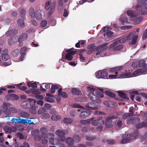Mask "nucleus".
Wrapping results in <instances>:
<instances>
[{
  "label": "nucleus",
  "mask_w": 147,
  "mask_h": 147,
  "mask_svg": "<svg viewBox=\"0 0 147 147\" xmlns=\"http://www.w3.org/2000/svg\"><path fill=\"white\" fill-rule=\"evenodd\" d=\"M56 6L55 2H53L50 4L49 1L46 3L45 5V9L49 16H51L54 13Z\"/></svg>",
  "instance_id": "nucleus-1"
},
{
  "label": "nucleus",
  "mask_w": 147,
  "mask_h": 147,
  "mask_svg": "<svg viewBox=\"0 0 147 147\" xmlns=\"http://www.w3.org/2000/svg\"><path fill=\"white\" fill-rule=\"evenodd\" d=\"M89 122L91 123V124L94 126H97L98 125H102L105 124V121L102 120V117H101L95 118L92 117L89 119Z\"/></svg>",
  "instance_id": "nucleus-2"
},
{
  "label": "nucleus",
  "mask_w": 147,
  "mask_h": 147,
  "mask_svg": "<svg viewBox=\"0 0 147 147\" xmlns=\"http://www.w3.org/2000/svg\"><path fill=\"white\" fill-rule=\"evenodd\" d=\"M29 14L31 18H34L35 17L36 19H40L42 16L40 9H37L34 11L33 8H32L30 9Z\"/></svg>",
  "instance_id": "nucleus-3"
},
{
  "label": "nucleus",
  "mask_w": 147,
  "mask_h": 147,
  "mask_svg": "<svg viewBox=\"0 0 147 147\" xmlns=\"http://www.w3.org/2000/svg\"><path fill=\"white\" fill-rule=\"evenodd\" d=\"M96 77L98 78L108 79V74L104 71H99L95 73Z\"/></svg>",
  "instance_id": "nucleus-4"
},
{
  "label": "nucleus",
  "mask_w": 147,
  "mask_h": 147,
  "mask_svg": "<svg viewBox=\"0 0 147 147\" xmlns=\"http://www.w3.org/2000/svg\"><path fill=\"white\" fill-rule=\"evenodd\" d=\"M136 34V32L135 31H133L129 34L127 36V39L129 40L132 39L130 43L132 45L135 44L138 38V36H135Z\"/></svg>",
  "instance_id": "nucleus-5"
},
{
  "label": "nucleus",
  "mask_w": 147,
  "mask_h": 147,
  "mask_svg": "<svg viewBox=\"0 0 147 147\" xmlns=\"http://www.w3.org/2000/svg\"><path fill=\"white\" fill-rule=\"evenodd\" d=\"M140 119L137 117H130L128 118L127 120V124H131L134 125L137 123L139 122Z\"/></svg>",
  "instance_id": "nucleus-6"
},
{
  "label": "nucleus",
  "mask_w": 147,
  "mask_h": 147,
  "mask_svg": "<svg viewBox=\"0 0 147 147\" xmlns=\"http://www.w3.org/2000/svg\"><path fill=\"white\" fill-rule=\"evenodd\" d=\"M56 134L58 136L59 139L61 141H64L65 139V132L60 130L58 129L55 132Z\"/></svg>",
  "instance_id": "nucleus-7"
},
{
  "label": "nucleus",
  "mask_w": 147,
  "mask_h": 147,
  "mask_svg": "<svg viewBox=\"0 0 147 147\" xmlns=\"http://www.w3.org/2000/svg\"><path fill=\"white\" fill-rule=\"evenodd\" d=\"M88 96L91 100L98 103H100L101 102V99L99 98H100L97 97L92 92H89Z\"/></svg>",
  "instance_id": "nucleus-8"
},
{
  "label": "nucleus",
  "mask_w": 147,
  "mask_h": 147,
  "mask_svg": "<svg viewBox=\"0 0 147 147\" xmlns=\"http://www.w3.org/2000/svg\"><path fill=\"white\" fill-rule=\"evenodd\" d=\"M130 136V135H129V134L127 135L126 134L123 135L122 136V139L121 141L122 143L125 144L129 143V142L132 140Z\"/></svg>",
  "instance_id": "nucleus-9"
},
{
  "label": "nucleus",
  "mask_w": 147,
  "mask_h": 147,
  "mask_svg": "<svg viewBox=\"0 0 147 147\" xmlns=\"http://www.w3.org/2000/svg\"><path fill=\"white\" fill-rule=\"evenodd\" d=\"M11 106L10 104L8 103L4 102L3 105V106L0 107V109L2 112L6 113H8V109Z\"/></svg>",
  "instance_id": "nucleus-10"
},
{
  "label": "nucleus",
  "mask_w": 147,
  "mask_h": 147,
  "mask_svg": "<svg viewBox=\"0 0 147 147\" xmlns=\"http://www.w3.org/2000/svg\"><path fill=\"white\" fill-rule=\"evenodd\" d=\"M8 50L5 49L3 50L1 53V57L2 60L4 61H6L9 58V57L7 53Z\"/></svg>",
  "instance_id": "nucleus-11"
},
{
  "label": "nucleus",
  "mask_w": 147,
  "mask_h": 147,
  "mask_svg": "<svg viewBox=\"0 0 147 147\" xmlns=\"http://www.w3.org/2000/svg\"><path fill=\"white\" fill-rule=\"evenodd\" d=\"M91 112L90 110L88 109L86 111H82L80 115V117L82 119H85L88 117L90 115Z\"/></svg>",
  "instance_id": "nucleus-12"
},
{
  "label": "nucleus",
  "mask_w": 147,
  "mask_h": 147,
  "mask_svg": "<svg viewBox=\"0 0 147 147\" xmlns=\"http://www.w3.org/2000/svg\"><path fill=\"white\" fill-rule=\"evenodd\" d=\"M31 93L33 94H35V97L39 99H42L43 97L42 95H39L41 94L39 90H34L31 91Z\"/></svg>",
  "instance_id": "nucleus-13"
},
{
  "label": "nucleus",
  "mask_w": 147,
  "mask_h": 147,
  "mask_svg": "<svg viewBox=\"0 0 147 147\" xmlns=\"http://www.w3.org/2000/svg\"><path fill=\"white\" fill-rule=\"evenodd\" d=\"M38 108L37 105L35 104L32 105L31 107L29 109L30 112L32 114H35L36 113V109Z\"/></svg>",
  "instance_id": "nucleus-14"
},
{
  "label": "nucleus",
  "mask_w": 147,
  "mask_h": 147,
  "mask_svg": "<svg viewBox=\"0 0 147 147\" xmlns=\"http://www.w3.org/2000/svg\"><path fill=\"white\" fill-rule=\"evenodd\" d=\"M7 97L9 100H16L19 99L18 96L14 94H9L7 95Z\"/></svg>",
  "instance_id": "nucleus-15"
},
{
  "label": "nucleus",
  "mask_w": 147,
  "mask_h": 147,
  "mask_svg": "<svg viewBox=\"0 0 147 147\" xmlns=\"http://www.w3.org/2000/svg\"><path fill=\"white\" fill-rule=\"evenodd\" d=\"M117 92L119 94V96L127 100L129 99V97L127 96L124 92L120 90L118 91Z\"/></svg>",
  "instance_id": "nucleus-16"
},
{
  "label": "nucleus",
  "mask_w": 147,
  "mask_h": 147,
  "mask_svg": "<svg viewBox=\"0 0 147 147\" xmlns=\"http://www.w3.org/2000/svg\"><path fill=\"white\" fill-rule=\"evenodd\" d=\"M139 133L138 130H135L132 134H129L132 139L136 140L138 137Z\"/></svg>",
  "instance_id": "nucleus-17"
},
{
  "label": "nucleus",
  "mask_w": 147,
  "mask_h": 147,
  "mask_svg": "<svg viewBox=\"0 0 147 147\" xmlns=\"http://www.w3.org/2000/svg\"><path fill=\"white\" fill-rule=\"evenodd\" d=\"M30 103L27 101L22 102L21 103V107L24 109H28L30 106Z\"/></svg>",
  "instance_id": "nucleus-18"
},
{
  "label": "nucleus",
  "mask_w": 147,
  "mask_h": 147,
  "mask_svg": "<svg viewBox=\"0 0 147 147\" xmlns=\"http://www.w3.org/2000/svg\"><path fill=\"white\" fill-rule=\"evenodd\" d=\"M94 104L92 102L88 103L86 105V107L92 110H97L98 109V108L96 107H94Z\"/></svg>",
  "instance_id": "nucleus-19"
},
{
  "label": "nucleus",
  "mask_w": 147,
  "mask_h": 147,
  "mask_svg": "<svg viewBox=\"0 0 147 147\" xmlns=\"http://www.w3.org/2000/svg\"><path fill=\"white\" fill-rule=\"evenodd\" d=\"M71 92L74 95H79L82 94L81 92L79 89L76 88H73L71 90Z\"/></svg>",
  "instance_id": "nucleus-20"
},
{
  "label": "nucleus",
  "mask_w": 147,
  "mask_h": 147,
  "mask_svg": "<svg viewBox=\"0 0 147 147\" xmlns=\"http://www.w3.org/2000/svg\"><path fill=\"white\" fill-rule=\"evenodd\" d=\"M114 124V123L112 120H110V119L108 118L106 119V127L108 128H110L112 127Z\"/></svg>",
  "instance_id": "nucleus-21"
},
{
  "label": "nucleus",
  "mask_w": 147,
  "mask_h": 147,
  "mask_svg": "<svg viewBox=\"0 0 147 147\" xmlns=\"http://www.w3.org/2000/svg\"><path fill=\"white\" fill-rule=\"evenodd\" d=\"M147 127V123L144 122L142 123H140L136 125V127L137 129H139L144 127Z\"/></svg>",
  "instance_id": "nucleus-22"
},
{
  "label": "nucleus",
  "mask_w": 147,
  "mask_h": 147,
  "mask_svg": "<svg viewBox=\"0 0 147 147\" xmlns=\"http://www.w3.org/2000/svg\"><path fill=\"white\" fill-rule=\"evenodd\" d=\"M73 120L71 118H65L63 120V122L67 125L71 124L73 122Z\"/></svg>",
  "instance_id": "nucleus-23"
},
{
  "label": "nucleus",
  "mask_w": 147,
  "mask_h": 147,
  "mask_svg": "<svg viewBox=\"0 0 147 147\" xmlns=\"http://www.w3.org/2000/svg\"><path fill=\"white\" fill-rule=\"evenodd\" d=\"M104 93L109 96L112 98H114L116 96V95L113 92L108 90L105 91Z\"/></svg>",
  "instance_id": "nucleus-24"
},
{
  "label": "nucleus",
  "mask_w": 147,
  "mask_h": 147,
  "mask_svg": "<svg viewBox=\"0 0 147 147\" xmlns=\"http://www.w3.org/2000/svg\"><path fill=\"white\" fill-rule=\"evenodd\" d=\"M27 84L28 87H32L33 88L35 89L37 87L36 83L32 81L28 82H27Z\"/></svg>",
  "instance_id": "nucleus-25"
},
{
  "label": "nucleus",
  "mask_w": 147,
  "mask_h": 147,
  "mask_svg": "<svg viewBox=\"0 0 147 147\" xmlns=\"http://www.w3.org/2000/svg\"><path fill=\"white\" fill-rule=\"evenodd\" d=\"M63 0H59L57 9L59 11H61L63 9Z\"/></svg>",
  "instance_id": "nucleus-26"
},
{
  "label": "nucleus",
  "mask_w": 147,
  "mask_h": 147,
  "mask_svg": "<svg viewBox=\"0 0 147 147\" xmlns=\"http://www.w3.org/2000/svg\"><path fill=\"white\" fill-rule=\"evenodd\" d=\"M27 38V36L26 34L25 33L23 34L19 37L18 42H20L21 41L25 40Z\"/></svg>",
  "instance_id": "nucleus-27"
},
{
  "label": "nucleus",
  "mask_w": 147,
  "mask_h": 147,
  "mask_svg": "<svg viewBox=\"0 0 147 147\" xmlns=\"http://www.w3.org/2000/svg\"><path fill=\"white\" fill-rule=\"evenodd\" d=\"M66 142L68 145H72L74 144V140L70 137H68L67 138Z\"/></svg>",
  "instance_id": "nucleus-28"
},
{
  "label": "nucleus",
  "mask_w": 147,
  "mask_h": 147,
  "mask_svg": "<svg viewBox=\"0 0 147 147\" xmlns=\"http://www.w3.org/2000/svg\"><path fill=\"white\" fill-rule=\"evenodd\" d=\"M120 77L122 78H127L131 77V73L130 72H127L120 75Z\"/></svg>",
  "instance_id": "nucleus-29"
},
{
  "label": "nucleus",
  "mask_w": 147,
  "mask_h": 147,
  "mask_svg": "<svg viewBox=\"0 0 147 147\" xmlns=\"http://www.w3.org/2000/svg\"><path fill=\"white\" fill-rule=\"evenodd\" d=\"M134 22L136 24L139 23L143 19V17L142 16H140L139 17H136L135 16L134 18H133Z\"/></svg>",
  "instance_id": "nucleus-30"
},
{
  "label": "nucleus",
  "mask_w": 147,
  "mask_h": 147,
  "mask_svg": "<svg viewBox=\"0 0 147 147\" xmlns=\"http://www.w3.org/2000/svg\"><path fill=\"white\" fill-rule=\"evenodd\" d=\"M119 20L122 22L121 24L123 25L124 24V23H128V18L122 16L119 19Z\"/></svg>",
  "instance_id": "nucleus-31"
},
{
  "label": "nucleus",
  "mask_w": 147,
  "mask_h": 147,
  "mask_svg": "<svg viewBox=\"0 0 147 147\" xmlns=\"http://www.w3.org/2000/svg\"><path fill=\"white\" fill-rule=\"evenodd\" d=\"M114 33L113 32L111 31H108L105 32L104 34V36L105 37L107 36V38H110L112 37Z\"/></svg>",
  "instance_id": "nucleus-32"
},
{
  "label": "nucleus",
  "mask_w": 147,
  "mask_h": 147,
  "mask_svg": "<svg viewBox=\"0 0 147 147\" xmlns=\"http://www.w3.org/2000/svg\"><path fill=\"white\" fill-rule=\"evenodd\" d=\"M107 43H104L100 45V50L103 52L104 51L107 49L108 48V47L107 46Z\"/></svg>",
  "instance_id": "nucleus-33"
},
{
  "label": "nucleus",
  "mask_w": 147,
  "mask_h": 147,
  "mask_svg": "<svg viewBox=\"0 0 147 147\" xmlns=\"http://www.w3.org/2000/svg\"><path fill=\"white\" fill-rule=\"evenodd\" d=\"M20 115L22 117L26 118L28 117L29 116V113H28L24 111L21 112Z\"/></svg>",
  "instance_id": "nucleus-34"
},
{
  "label": "nucleus",
  "mask_w": 147,
  "mask_h": 147,
  "mask_svg": "<svg viewBox=\"0 0 147 147\" xmlns=\"http://www.w3.org/2000/svg\"><path fill=\"white\" fill-rule=\"evenodd\" d=\"M127 14L131 18H134L135 16V14L134 11L132 10H128L127 11Z\"/></svg>",
  "instance_id": "nucleus-35"
},
{
  "label": "nucleus",
  "mask_w": 147,
  "mask_h": 147,
  "mask_svg": "<svg viewBox=\"0 0 147 147\" xmlns=\"http://www.w3.org/2000/svg\"><path fill=\"white\" fill-rule=\"evenodd\" d=\"M61 116L57 115H53L51 117L52 120L54 121H57L61 119Z\"/></svg>",
  "instance_id": "nucleus-36"
},
{
  "label": "nucleus",
  "mask_w": 147,
  "mask_h": 147,
  "mask_svg": "<svg viewBox=\"0 0 147 147\" xmlns=\"http://www.w3.org/2000/svg\"><path fill=\"white\" fill-rule=\"evenodd\" d=\"M105 142L109 145H112L116 143V141L113 139H109L105 141Z\"/></svg>",
  "instance_id": "nucleus-37"
},
{
  "label": "nucleus",
  "mask_w": 147,
  "mask_h": 147,
  "mask_svg": "<svg viewBox=\"0 0 147 147\" xmlns=\"http://www.w3.org/2000/svg\"><path fill=\"white\" fill-rule=\"evenodd\" d=\"M17 112V110L16 109L13 107H9L8 109V113H16Z\"/></svg>",
  "instance_id": "nucleus-38"
},
{
  "label": "nucleus",
  "mask_w": 147,
  "mask_h": 147,
  "mask_svg": "<svg viewBox=\"0 0 147 147\" xmlns=\"http://www.w3.org/2000/svg\"><path fill=\"white\" fill-rule=\"evenodd\" d=\"M146 64L145 61L144 60L140 61L138 63V65L140 67H145Z\"/></svg>",
  "instance_id": "nucleus-39"
},
{
  "label": "nucleus",
  "mask_w": 147,
  "mask_h": 147,
  "mask_svg": "<svg viewBox=\"0 0 147 147\" xmlns=\"http://www.w3.org/2000/svg\"><path fill=\"white\" fill-rule=\"evenodd\" d=\"M3 129L5 131L6 133L8 132L9 133H11L12 132V130L11 127L8 126H4L3 127Z\"/></svg>",
  "instance_id": "nucleus-40"
},
{
  "label": "nucleus",
  "mask_w": 147,
  "mask_h": 147,
  "mask_svg": "<svg viewBox=\"0 0 147 147\" xmlns=\"http://www.w3.org/2000/svg\"><path fill=\"white\" fill-rule=\"evenodd\" d=\"M20 117H18L17 118H13L11 120L12 122H14L16 123H20Z\"/></svg>",
  "instance_id": "nucleus-41"
},
{
  "label": "nucleus",
  "mask_w": 147,
  "mask_h": 147,
  "mask_svg": "<svg viewBox=\"0 0 147 147\" xmlns=\"http://www.w3.org/2000/svg\"><path fill=\"white\" fill-rule=\"evenodd\" d=\"M136 8H139L147 9V4L144 3L142 5H138L136 6Z\"/></svg>",
  "instance_id": "nucleus-42"
},
{
  "label": "nucleus",
  "mask_w": 147,
  "mask_h": 147,
  "mask_svg": "<svg viewBox=\"0 0 147 147\" xmlns=\"http://www.w3.org/2000/svg\"><path fill=\"white\" fill-rule=\"evenodd\" d=\"M123 47V45H119L113 48V50L114 51H119L121 50Z\"/></svg>",
  "instance_id": "nucleus-43"
},
{
  "label": "nucleus",
  "mask_w": 147,
  "mask_h": 147,
  "mask_svg": "<svg viewBox=\"0 0 147 147\" xmlns=\"http://www.w3.org/2000/svg\"><path fill=\"white\" fill-rule=\"evenodd\" d=\"M74 138L76 142H79L81 139V137L78 135H75L74 136Z\"/></svg>",
  "instance_id": "nucleus-44"
},
{
  "label": "nucleus",
  "mask_w": 147,
  "mask_h": 147,
  "mask_svg": "<svg viewBox=\"0 0 147 147\" xmlns=\"http://www.w3.org/2000/svg\"><path fill=\"white\" fill-rule=\"evenodd\" d=\"M19 53V50L18 49H16L13 51L12 55L13 56L16 57H17Z\"/></svg>",
  "instance_id": "nucleus-45"
},
{
  "label": "nucleus",
  "mask_w": 147,
  "mask_h": 147,
  "mask_svg": "<svg viewBox=\"0 0 147 147\" xmlns=\"http://www.w3.org/2000/svg\"><path fill=\"white\" fill-rule=\"evenodd\" d=\"M17 23L21 27H24L25 26V23L23 20L19 19Z\"/></svg>",
  "instance_id": "nucleus-46"
},
{
  "label": "nucleus",
  "mask_w": 147,
  "mask_h": 147,
  "mask_svg": "<svg viewBox=\"0 0 147 147\" xmlns=\"http://www.w3.org/2000/svg\"><path fill=\"white\" fill-rule=\"evenodd\" d=\"M40 131L42 134H45L48 132V129L46 128L43 127L40 128Z\"/></svg>",
  "instance_id": "nucleus-47"
},
{
  "label": "nucleus",
  "mask_w": 147,
  "mask_h": 147,
  "mask_svg": "<svg viewBox=\"0 0 147 147\" xmlns=\"http://www.w3.org/2000/svg\"><path fill=\"white\" fill-rule=\"evenodd\" d=\"M138 8H136L138 11H139V13L140 14L145 15L147 14V11L143 10L142 9H138Z\"/></svg>",
  "instance_id": "nucleus-48"
},
{
  "label": "nucleus",
  "mask_w": 147,
  "mask_h": 147,
  "mask_svg": "<svg viewBox=\"0 0 147 147\" xmlns=\"http://www.w3.org/2000/svg\"><path fill=\"white\" fill-rule=\"evenodd\" d=\"M20 84V86H18L17 87V88L19 89L22 90H26L27 88L26 86H21L22 84V83H21L20 84Z\"/></svg>",
  "instance_id": "nucleus-49"
},
{
  "label": "nucleus",
  "mask_w": 147,
  "mask_h": 147,
  "mask_svg": "<svg viewBox=\"0 0 147 147\" xmlns=\"http://www.w3.org/2000/svg\"><path fill=\"white\" fill-rule=\"evenodd\" d=\"M40 117L42 119H47L49 118V114L45 113L42 114Z\"/></svg>",
  "instance_id": "nucleus-50"
},
{
  "label": "nucleus",
  "mask_w": 147,
  "mask_h": 147,
  "mask_svg": "<svg viewBox=\"0 0 147 147\" xmlns=\"http://www.w3.org/2000/svg\"><path fill=\"white\" fill-rule=\"evenodd\" d=\"M26 10L23 8L21 9L20 13V16L23 18H25V16Z\"/></svg>",
  "instance_id": "nucleus-51"
},
{
  "label": "nucleus",
  "mask_w": 147,
  "mask_h": 147,
  "mask_svg": "<svg viewBox=\"0 0 147 147\" xmlns=\"http://www.w3.org/2000/svg\"><path fill=\"white\" fill-rule=\"evenodd\" d=\"M73 58V56H71L69 53H67L65 55V59L66 60L69 61L71 60Z\"/></svg>",
  "instance_id": "nucleus-52"
},
{
  "label": "nucleus",
  "mask_w": 147,
  "mask_h": 147,
  "mask_svg": "<svg viewBox=\"0 0 147 147\" xmlns=\"http://www.w3.org/2000/svg\"><path fill=\"white\" fill-rule=\"evenodd\" d=\"M127 39H127L125 37H121L118 41V42L119 43H123L125 42L126 41Z\"/></svg>",
  "instance_id": "nucleus-53"
},
{
  "label": "nucleus",
  "mask_w": 147,
  "mask_h": 147,
  "mask_svg": "<svg viewBox=\"0 0 147 147\" xmlns=\"http://www.w3.org/2000/svg\"><path fill=\"white\" fill-rule=\"evenodd\" d=\"M54 137V135L53 133H48L46 135V137L48 139H52Z\"/></svg>",
  "instance_id": "nucleus-54"
},
{
  "label": "nucleus",
  "mask_w": 147,
  "mask_h": 147,
  "mask_svg": "<svg viewBox=\"0 0 147 147\" xmlns=\"http://www.w3.org/2000/svg\"><path fill=\"white\" fill-rule=\"evenodd\" d=\"M86 139L88 140L92 141L94 140L96 137L95 136H86Z\"/></svg>",
  "instance_id": "nucleus-55"
},
{
  "label": "nucleus",
  "mask_w": 147,
  "mask_h": 147,
  "mask_svg": "<svg viewBox=\"0 0 147 147\" xmlns=\"http://www.w3.org/2000/svg\"><path fill=\"white\" fill-rule=\"evenodd\" d=\"M94 115H105L106 114H105L104 113L102 112L95 111L94 112Z\"/></svg>",
  "instance_id": "nucleus-56"
},
{
  "label": "nucleus",
  "mask_w": 147,
  "mask_h": 147,
  "mask_svg": "<svg viewBox=\"0 0 147 147\" xmlns=\"http://www.w3.org/2000/svg\"><path fill=\"white\" fill-rule=\"evenodd\" d=\"M46 112V110L45 108L41 107L38 111V113L39 114H43Z\"/></svg>",
  "instance_id": "nucleus-57"
},
{
  "label": "nucleus",
  "mask_w": 147,
  "mask_h": 147,
  "mask_svg": "<svg viewBox=\"0 0 147 147\" xmlns=\"http://www.w3.org/2000/svg\"><path fill=\"white\" fill-rule=\"evenodd\" d=\"M95 94L99 98H102L104 97V95L103 93L99 91H96Z\"/></svg>",
  "instance_id": "nucleus-58"
},
{
  "label": "nucleus",
  "mask_w": 147,
  "mask_h": 147,
  "mask_svg": "<svg viewBox=\"0 0 147 147\" xmlns=\"http://www.w3.org/2000/svg\"><path fill=\"white\" fill-rule=\"evenodd\" d=\"M147 38V29H146L144 32L142 36V39L143 40H144Z\"/></svg>",
  "instance_id": "nucleus-59"
},
{
  "label": "nucleus",
  "mask_w": 147,
  "mask_h": 147,
  "mask_svg": "<svg viewBox=\"0 0 147 147\" xmlns=\"http://www.w3.org/2000/svg\"><path fill=\"white\" fill-rule=\"evenodd\" d=\"M131 115V114L129 113H127L124 114L122 116L123 119H125L129 117Z\"/></svg>",
  "instance_id": "nucleus-60"
},
{
  "label": "nucleus",
  "mask_w": 147,
  "mask_h": 147,
  "mask_svg": "<svg viewBox=\"0 0 147 147\" xmlns=\"http://www.w3.org/2000/svg\"><path fill=\"white\" fill-rule=\"evenodd\" d=\"M34 139L36 141H39L42 138V137L39 134L36 135L34 136Z\"/></svg>",
  "instance_id": "nucleus-61"
},
{
  "label": "nucleus",
  "mask_w": 147,
  "mask_h": 147,
  "mask_svg": "<svg viewBox=\"0 0 147 147\" xmlns=\"http://www.w3.org/2000/svg\"><path fill=\"white\" fill-rule=\"evenodd\" d=\"M20 84H12L10 85H8L7 86V88H17L18 86H20Z\"/></svg>",
  "instance_id": "nucleus-62"
},
{
  "label": "nucleus",
  "mask_w": 147,
  "mask_h": 147,
  "mask_svg": "<svg viewBox=\"0 0 147 147\" xmlns=\"http://www.w3.org/2000/svg\"><path fill=\"white\" fill-rule=\"evenodd\" d=\"M32 136H35L36 135H37L39 134V132L38 130H35L31 132Z\"/></svg>",
  "instance_id": "nucleus-63"
},
{
  "label": "nucleus",
  "mask_w": 147,
  "mask_h": 147,
  "mask_svg": "<svg viewBox=\"0 0 147 147\" xmlns=\"http://www.w3.org/2000/svg\"><path fill=\"white\" fill-rule=\"evenodd\" d=\"M47 21L46 20H43L41 22L40 26L42 27H45L47 25Z\"/></svg>",
  "instance_id": "nucleus-64"
}]
</instances>
